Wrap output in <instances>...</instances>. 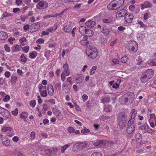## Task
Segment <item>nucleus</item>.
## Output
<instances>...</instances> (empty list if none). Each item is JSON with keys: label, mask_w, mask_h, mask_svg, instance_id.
I'll use <instances>...</instances> for the list:
<instances>
[{"label": "nucleus", "mask_w": 156, "mask_h": 156, "mask_svg": "<svg viewBox=\"0 0 156 156\" xmlns=\"http://www.w3.org/2000/svg\"><path fill=\"white\" fill-rule=\"evenodd\" d=\"M44 42V41L42 38H39L36 41L37 44H42Z\"/></svg>", "instance_id": "e2e57ef3"}, {"label": "nucleus", "mask_w": 156, "mask_h": 156, "mask_svg": "<svg viewBox=\"0 0 156 156\" xmlns=\"http://www.w3.org/2000/svg\"><path fill=\"white\" fill-rule=\"evenodd\" d=\"M127 47L130 52H135L138 49L137 44L135 41H131L128 43Z\"/></svg>", "instance_id": "20e7f679"}, {"label": "nucleus", "mask_w": 156, "mask_h": 156, "mask_svg": "<svg viewBox=\"0 0 156 156\" xmlns=\"http://www.w3.org/2000/svg\"><path fill=\"white\" fill-rule=\"evenodd\" d=\"M23 29L25 32L27 31L29 29V25L28 24L25 25L23 27Z\"/></svg>", "instance_id": "774afa93"}, {"label": "nucleus", "mask_w": 156, "mask_h": 156, "mask_svg": "<svg viewBox=\"0 0 156 156\" xmlns=\"http://www.w3.org/2000/svg\"><path fill=\"white\" fill-rule=\"evenodd\" d=\"M26 41V39L24 37H23L22 38L20 39L19 40V41L20 44L22 45H24V43Z\"/></svg>", "instance_id": "de8ad7c7"}, {"label": "nucleus", "mask_w": 156, "mask_h": 156, "mask_svg": "<svg viewBox=\"0 0 156 156\" xmlns=\"http://www.w3.org/2000/svg\"><path fill=\"white\" fill-rule=\"evenodd\" d=\"M8 37L7 34L5 32H0V39L2 40L6 39Z\"/></svg>", "instance_id": "f3484780"}, {"label": "nucleus", "mask_w": 156, "mask_h": 156, "mask_svg": "<svg viewBox=\"0 0 156 156\" xmlns=\"http://www.w3.org/2000/svg\"><path fill=\"white\" fill-rule=\"evenodd\" d=\"M127 60V58L125 56H123L121 58V61L123 63H125Z\"/></svg>", "instance_id": "13d9d810"}, {"label": "nucleus", "mask_w": 156, "mask_h": 156, "mask_svg": "<svg viewBox=\"0 0 156 156\" xmlns=\"http://www.w3.org/2000/svg\"><path fill=\"white\" fill-rule=\"evenodd\" d=\"M90 132V130L87 129L86 127H84L83 129L81 130V133H89Z\"/></svg>", "instance_id": "603ef678"}, {"label": "nucleus", "mask_w": 156, "mask_h": 156, "mask_svg": "<svg viewBox=\"0 0 156 156\" xmlns=\"http://www.w3.org/2000/svg\"><path fill=\"white\" fill-rule=\"evenodd\" d=\"M30 104L32 107L34 108L36 104V101L34 100H31L30 102Z\"/></svg>", "instance_id": "5fc2aeb1"}, {"label": "nucleus", "mask_w": 156, "mask_h": 156, "mask_svg": "<svg viewBox=\"0 0 156 156\" xmlns=\"http://www.w3.org/2000/svg\"><path fill=\"white\" fill-rule=\"evenodd\" d=\"M149 80L148 77L144 73H143L140 77L141 82L143 83H145L148 81Z\"/></svg>", "instance_id": "a211bd4d"}, {"label": "nucleus", "mask_w": 156, "mask_h": 156, "mask_svg": "<svg viewBox=\"0 0 156 156\" xmlns=\"http://www.w3.org/2000/svg\"><path fill=\"white\" fill-rule=\"evenodd\" d=\"M149 65L152 66H154L156 65V57L155 58L151 61L149 63Z\"/></svg>", "instance_id": "a18cd8bd"}, {"label": "nucleus", "mask_w": 156, "mask_h": 156, "mask_svg": "<svg viewBox=\"0 0 156 156\" xmlns=\"http://www.w3.org/2000/svg\"><path fill=\"white\" fill-rule=\"evenodd\" d=\"M97 69V66H95L92 67L91 69L90 70V75H92L94 74L95 72V70Z\"/></svg>", "instance_id": "4c0bfd02"}, {"label": "nucleus", "mask_w": 156, "mask_h": 156, "mask_svg": "<svg viewBox=\"0 0 156 156\" xmlns=\"http://www.w3.org/2000/svg\"><path fill=\"white\" fill-rule=\"evenodd\" d=\"M104 110L106 112H110L112 110V107L109 105H107L105 106V108H104Z\"/></svg>", "instance_id": "a19ab883"}, {"label": "nucleus", "mask_w": 156, "mask_h": 156, "mask_svg": "<svg viewBox=\"0 0 156 156\" xmlns=\"http://www.w3.org/2000/svg\"><path fill=\"white\" fill-rule=\"evenodd\" d=\"M131 113L132 114L131 115V119L129 121L128 123H133V122L135 119L136 115L137 113V111L135 109H133L131 111Z\"/></svg>", "instance_id": "f8f14e48"}, {"label": "nucleus", "mask_w": 156, "mask_h": 156, "mask_svg": "<svg viewBox=\"0 0 156 156\" xmlns=\"http://www.w3.org/2000/svg\"><path fill=\"white\" fill-rule=\"evenodd\" d=\"M12 50L14 52H17L20 50V46L18 45H16L12 49Z\"/></svg>", "instance_id": "ea45409f"}, {"label": "nucleus", "mask_w": 156, "mask_h": 156, "mask_svg": "<svg viewBox=\"0 0 156 156\" xmlns=\"http://www.w3.org/2000/svg\"><path fill=\"white\" fill-rule=\"evenodd\" d=\"M136 61L138 65L142 64L143 62L142 61V58L140 56H139L136 59Z\"/></svg>", "instance_id": "f704fd0d"}, {"label": "nucleus", "mask_w": 156, "mask_h": 156, "mask_svg": "<svg viewBox=\"0 0 156 156\" xmlns=\"http://www.w3.org/2000/svg\"><path fill=\"white\" fill-rule=\"evenodd\" d=\"M20 60L22 62L24 63H25L27 61V59L23 54H22L21 56Z\"/></svg>", "instance_id": "49530a36"}, {"label": "nucleus", "mask_w": 156, "mask_h": 156, "mask_svg": "<svg viewBox=\"0 0 156 156\" xmlns=\"http://www.w3.org/2000/svg\"><path fill=\"white\" fill-rule=\"evenodd\" d=\"M80 43L84 46L87 45L88 44L87 41L86 39L81 40L80 41Z\"/></svg>", "instance_id": "864d4df0"}, {"label": "nucleus", "mask_w": 156, "mask_h": 156, "mask_svg": "<svg viewBox=\"0 0 156 156\" xmlns=\"http://www.w3.org/2000/svg\"><path fill=\"white\" fill-rule=\"evenodd\" d=\"M27 113L25 112H22V113L20 115V118L23 119H26L27 118Z\"/></svg>", "instance_id": "58836bf2"}, {"label": "nucleus", "mask_w": 156, "mask_h": 156, "mask_svg": "<svg viewBox=\"0 0 156 156\" xmlns=\"http://www.w3.org/2000/svg\"><path fill=\"white\" fill-rule=\"evenodd\" d=\"M80 148L81 149L86 147L87 143L85 142H83L79 144Z\"/></svg>", "instance_id": "8fccbe9b"}, {"label": "nucleus", "mask_w": 156, "mask_h": 156, "mask_svg": "<svg viewBox=\"0 0 156 156\" xmlns=\"http://www.w3.org/2000/svg\"><path fill=\"white\" fill-rule=\"evenodd\" d=\"M98 51L96 48L92 47L91 49L87 50L86 53L90 58L94 59L97 56Z\"/></svg>", "instance_id": "7ed1b4c3"}, {"label": "nucleus", "mask_w": 156, "mask_h": 156, "mask_svg": "<svg viewBox=\"0 0 156 156\" xmlns=\"http://www.w3.org/2000/svg\"><path fill=\"white\" fill-rule=\"evenodd\" d=\"M127 115L125 113H120L118 115V121L127 122Z\"/></svg>", "instance_id": "1a4fd4ad"}, {"label": "nucleus", "mask_w": 156, "mask_h": 156, "mask_svg": "<svg viewBox=\"0 0 156 156\" xmlns=\"http://www.w3.org/2000/svg\"><path fill=\"white\" fill-rule=\"evenodd\" d=\"M125 0H114L107 6L109 9L116 10L119 8L124 4Z\"/></svg>", "instance_id": "f257e3e1"}, {"label": "nucleus", "mask_w": 156, "mask_h": 156, "mask_svg": "<svg viewBox=\"0 0 156 156\" xmlns=\"http://www.w3.org/2000/svg\"><path fill=\"white\" fill-rule=\"evenodd\" d=\"M135 98L133 93L131 92L128 93L124 96V101L127 104H130L133 102Z\"/></svg>", "instance_id": "f03ea898"}, {"label": "nucleus", "mask_w": 156, "mask_h": 156, "mask_svg": "<svg viewBox=\"0 0 156 156\" xmlns=\"http://www.w3.org/2000/svg\"><path fill=\"white\" fill-rule=\"evenodd\" d=\"M11 128L10 127H8L7 126H5L2 128V130L3 131L6 132L7 131H10L11 130Z\"/></svg>", "instance_id": "c03bdc74"}, {"label": "nucleus", "mask_w": 156, "mask_h": 156, "mask_svg": "<svg viewBox=\"0 0 156 156\" xmlns=\"http://www.w3.org/2000/svg\"><path fill=\"white\" fill-rule=\"evenodd\" d=\"M2 144L6 146L10 145V143L9 139L7 137H3L2 139Z\"/></svg>", "instance_id": "dca6fc26"}, {"label": "nucleus", "mask_w": 156, "mask_h": 156, "mask_svg": "<svg viewBox=\"0 0 156 156\" xmlns=\"http://www.w3.org/2000/svg\"><path fill=\"white\" fill-rule=\"evenodd\" d=\"M127 12V11L126 9H121L118 12L117 15L119 17H122L125 16Z\"/></svg>", "instance_id": "ddd939ff"}, {"label": "nucleus", "mask_w": 156, "mask_h": 156, "mask_svg": "<svg viewBox=\"0 0 156 156\" xmlns=\"http://www.w3.org/2000/svg\"><path fill=\"white\" fill-rule=\"evenodd\" d=\"M72 27L69 26H66L64 27L63 28L64 30L67 33L69 32L71 30Z\"/></svg>", "instance_id": "c9c22d12"}, {"label": "nucleus", "mask_w": 156, "mask_h": 156, "mask_svg": "<svg viewBox=\"0 0 156 156\" xmlns=\"http://www.w3.org/2000/svg\"><path fill=\"white\" fill-rule=\"evenodd\" d=\"M56 116L58 118H62V115L60 112L58 111L55 113Z\"/></svg>", "instance_id": "6e6d98bb"}, {"label": "nucleus", "mask_w": 156, "mask_h": 156, "mask_svg": "<svg viewBox=\"0 0 156 156\" xmlns=\"http://www.w3.org/2000/svg\"><path fill=\"white\" fill-rule=\"evenodd\" d=\"M38 88L39 89L40 92H41L43 88V90H46V87L43 86L41 84H39L38 86Z\"/></svg>", "instance_id": "3c124183"}, {"label": "nucleus", "mask_w": 156, "mask_h": 156, "mask_svg": "<svg viewBox=\"0 0 156 156\" xmlns=\"http://www.w3.org/2000/svg\"><path fill=\"white\" fill-rule=\"evenodd\" d=\"M65 74L62 73L61 74V79L62 81H64L66 79Z\"/></svg>", "instance_id": "0e129e2a"}, {"label": "nucleus", "mask_w": 156, "mask_h": 156, "mask_svg": "<svg viewBox=\"0 0 156 156\" xmlns=\"http://www.w3.org/2000/svg\"><path fill=\"white\" fill-rule=\"evenodd\" d=\"M135 130V126L133 123H128V126L127 128L126 132L127 133L130 134L133 133Z\"/></svg>", "instance_id": "6e6552de"}, {"label": "nucleus", "mask_w": 156, "mask_h": 156, "mask_svg": "<svg viewBox=\"0 0 156 156\" xmlns=\"http://www.w3.org/2000/svg\"><path fill=\"white\" fill-rule=\"evenodd\" d=\"M40 92L41 93V95L42 97H45L47 96V93L46 90H44L43 91H41V92Z\"/></svg>", "instance_id": "79ce46f5"}, {"label": "nucleus", "mask_w": 156, "mask_h": 156, "mask_svg": "<svg viewBox=\"0 0 156 156\" xmlns=\"http://www.w3.org/2000/svg\"><path fill=\"white\" fill-rule=\"evenodd\" d=\"M102 32L105 35H108L109 33V31L108 29L105 27L103 28Z\"/></svg>", "instance_id": "2f4dec72"}, {"label": "nucleus", "mask_w": 156, "mask_h": 156, "mask_svg": "<svg viewBox=\"0 0 156 156\" xmlns=\"http://www.w3.org/2000/svg\"><path fill=\"white\" fill-rule=\"evenodd\" d=\"M141 9H144L146 8H150L152 6L151 4L148 2H146L141 4Z\"/></svg>", "instance_id": "2eb2a0df"}, {"label": "nucleus", "mask_w": 156, "mask_h": 156, "mask_svg": "<svg viewBox=\"0 0 156 156\" xmlns=\"http://www.w3.org/2000/svg\"><path fill=\"white\" fill-rule=\"evenodd\" d=\"M37 53L36 51H33L29 53V57L32 59L34 58L37 56Z\"/></svg>", "instance_id": "b1692460"}, {"label": "nucleus", "mask_w": 156, "mask_h": 156, "mask_svg": "<svg viewBox=\"0 0 156 156\" xmlns=\"http://www.w3.org/2000/svg\"><path fill=\"white\" fill-rule=\"evenodd\" d=\"M100 41L102 44H105L107 43V40L105 38L101 37L100 38Z\"/></svg>", "instance_id": "09e8293b"}, {"label": "nucleus", "mask_w": 156, "mask_h": 156, "mask_svg": "<svg viewBox=\"0 0 156 156\" xmlns=\"http://www.w3.org/2000/svg\"><path fill=\"white\" fill-rule=\"evenodd\" d=\"M46 2L45 1H43L39 2L36 5L37 8L39 9H41V8L44 7V4Z\"/></svg>", "instance_id": "412c9836"}, {"label": "nucleus", "mask_w": 156, "mask_h": 156, "mask_svg": "<svg viewBox=\"0 0 156 156\" xmlns=\"http://www.w3.org/2000/svg\"><path fill=\"white\" fill-rule=\"evenodd\" d=\"M29 49V47L28 46H26L23 48V50L25 53L27 52Z\"/></svg>", "instance_id": "bf43d9fd"}, {"label": "nucleus", "mask_w": 156, "mask_h": 156, "mask_svg": "<svg viewBox=\"0 0 156 156\" xmlns=\"http://www.w3.org/2000/svg\"><path fill=\"white\" fill-rule=\"evenodd\" d=\"M134 16L130 13H128L125 16L124 20L128 23H130L132 21Z\"/></svg>", "instance_id": "0eeeda50"}, {"label": "nucleus", "mask_w": 156, "mask_h": 156, "mask_svg": "<svg viewBox=\"0 0 156 156\" xmlns=\"http://www.w3.org/2000/svg\"><path fill=\"white\" fill-rule=\"evenodd\" d=\"M47 89L48 94L50 96H52L54 92V89L53 86L51 84H48L47 86Z\"/></svg>", "instance_id": "4468645a"}, {"label": "nucleus", "mask_w": 156, "mask_h": 156, "mask_svg": "<svg viewBox=\"0 0 156 156\" xmlns=\"http://www.w3.org/2000/svg\"><path fill=\"white\" fill-rule=\"evenodd\" d=\"M12 15L11 13H8L7 12L3 13L1 17V19H3L4 17H7L12 16Z\"/></svg>", "instance_id": "c756f323"}, {"label": "nucleus", "mask_w": 156, "mask_h": 156, "mask_svg": "<svg viewBox=\"0 0 156 156\" xmlns=\"http://www.w3.org/2000/svg\"><path fill=\"white\" fill-rule=\"evenodd\" d=\"M94 34L93 32L91 30L87 29L84 34L86 36L91 37Z\"/></svg>", "instance_id": "5701e85b"}, {"label": "nucleus", "mask_w": 156, "mask_h": 156, "mask_svg": "<svg viewBox=\"0 0 156 156\" xmlns=\"http://www.w3.org/2000/svg\"><path fill=\"white\" fill-rule=\"evenodd\" d=\"M119 122V125L120 128L123 129L125 127L126 122L118 121Z\"/></svg>", "instance_id": "7c9ffc66"}, {"label": "nucleus", "mask_w": 156, "mask_h": 156, "mask_svg": "<svg viewBox=\"0 0 156 156\" xmlns=\"http://www.w3.org/2000/svg\"><path fill=\"white\" fill-rule=\"evenodd\" d=\"M10 99V97L8 95H6L3 99V101L5 102L8 101Z\"/></svg>", "instance_id": "680f3d73"}, {"label": "nucleus", "mask_w": 156, "mask_h": 156, "mask_svg": "<svg viewBox=\"0 0 156 156\" xmlns=\"http://www.w3.org/2000/svg\"><path fill=\"white\" fill-rule=\"evenodd\" d=\"M10 113L6 109H4L1 115L6 118H9L10 116Z\"/></svg>", "instance_id": "aec40b11"}, {"label": "nucleus", "mask_w": 156, "mask_h": 156, "mask_svg": "<svg viewBox=\"0 0 156 156\" xmlns=\"http://www.w3.org/2000/svg\"><path fill=\"white\" fill-rule=\"evenodd\" d=\"M86 25L88 27H92L95 24V22L91 20H89L87 21L86 23Z\"/></svg>", "instance_id": "6ab92c4d"}, {"label": "nucleus", "mask_w": 156, "mask_h": 156, "mask_svg": "<svg viewBox=\"0 0 156 156\" xmlns=\"http://www.w3.org/2000/svg\"><path fill=\"white\" fill-rule=\"evenodd\" d=\"M12 114L13 115L16 116L18 113L17 108L15 109L14 111L12 112Z\"/></svg>", "instance_id": "338daca9"}, {"label": "nucleus", "mask_w": 156, "mask_h": 156, "mask_svg": "<svg viewBox=\"0 0 156 156\" xmlns=\"http://www.w3.org/2000/svg\"><path fill=\"white\" fill-rule=\"evenodd\" d=\"M139 128L140 130L142 131L143 133H151L153 132L152 129L150 128L147 123H145L140 126Z\"/></svg>", "instance_id": "39448f33"}, {"label": "nucleus", "mask_w": 156, "mask_h": 156, "mask_svg": "<svg viewBox=\"0 0 156 156\" xmlns=\"http://www.w3.org/2000/svg\"><path fill=\"white\" fill-rule=\"evenodd\" d=\"M107 142V141H97L94 143V145L97 147H99L101 143H105Z\"/></svg>", "instance_id": "72a5a7b5"}, {"label": "nucleus", "mask_w": 156, "mask_h": 156, "mask_svg": "<svg viewBox=\"0 0 156 156\" xmlns=\"http://www.w3.org/2000/svg\"><path fill=\"white\" fill-rule=\"evenodd\" d=\"M87 29L86 27L81 26L79 27V31L81 34L84 35Z\"/></svg>", "instance_id": "4be33fe9"}, {"label": "nucleus", "mask_w": 156, "mask_h": 156, "mask_svg": "<svg viewBox=\"0 0 156 156\" xmlns=\"http://www.w3.org/2000/svg\"><path fill=\"white\" fill-rule=\"evenodd\" d=\"M63 71L62 73L65 74L66 76H68L70 73V71L69 69V66L67 63H66L63 66Z\"/></svg>", "instance_id": "9b49d317"}, {"label": "nucleus", "mask_w": 156, "mask_h": 156, "mask_svg": "<svg viewBox=\"0 0 156 156\" xmlns=\"http://www.w3.org/2000/svg\"><path fill=\"white\" fill-rule=\"evenodd\" d=\"M70 144H66L62 147L61 148V152L62 153H63L65 152V151L70 146Z\"/></svg>", "instance_id": "393cba45"}, {"label": "nucleus", "mask_w": 156, "mask_h": 156, "mask_svg": "<svg viewBox=\"0 0 156 156\" xmlns=\"http://www.w3.org/2000/svg\"><path fill=\"white\" fill-rule=\"evenodd\" d=\"M83 79V77L82 76L80 75H77L76 78V80L77 82V83H81Z\"/></svg>", "instance_id": "c85d7f7f"}, {"label": "nucleus", "mask_w": 156, "mask_h": 156, "mask_svg": "<svg viewBox=\"0 0 156 156\" xmlns=\"http://www.w3.org/2000/svg\"><path fill=\"white\" fill-rule=\"evenodd\" d=\"M91 156H102V155L100 153L96 152L93 153Z\"/></svg>", "instance_id": "4d7b16f0"}, {"label": "nucleus", "mask_w": 156, "mask_h": 156, "mask_svg": "<svg viewBox=\"0 0 156 156\" xmlns=\"http://www.w3.org/2000/svg\"><path fill=\"white\" fill-rule=\"evenodd\" d=\"M40 24L39 22H37L32 24L30 27V32L31 33H34L37 31L39 28Z\"/></svg>", "instance_id": "423d86ee"}, {"label": "nucleus", "mask_w": 156, "mask_h": 156, "mask_svg": "<svg viewBox=\"0 0 156 156\" xmlns=\"http://www.w3.org/2000/svg\"><path fill=\"white\" fill-rule=\"evenodd\" d=\"M145 74L147 76L149 80L153 76L154 74V70L152 69H149L146 70L144 72Z\"/></svg>", "instance_id": "9d476101"}, {"label": "nucleus", "mask_w": 156, "mask_h": 156, "mask_svg": "<svg viewBox=\"0 0 156 156\" xmlns=\"http://www.w3.org/2000/svg\"><path fill=\"white\" fill-rule=\"evenodd\" d=\"M112 21V18H105L103 20V22L105 23H109Z\"/></svg>", "instance_id": "473e14b6"}, {"label": "nucleus", "mask_w": 156, "mask_h": 156, "mask_svg": "<svg viewBox=\"0 0 156 156\" xmlns=\"http://www.w3.org/2000/svg\"><path fill=\"white\" fill-rule=\"evenodd\" d=\"M17 77L15 76H12L11 77V83L12 85H14L16 83L17 80Z\"/></svg>", "instance_id": "cd10ccee"}, {"label": "nucleus", "mask_w": 156, "mask_h": 156, "mask_svg": "<svg viewBox=\"0 0 156 156\" xmlns=\"http://www.w3.org/2000/svg\"><path fill=\"white\" fill-rule=\"evenodd\" d=\"M5 50L7 52H9L10 51V48L7 44H5L4 46Z\"/></svg>", "instance_id": "69168bd1"}, {"label": "nucleus", "mask_w": 156, "mask_h": 156, "mask_svg": "<svg viewBox=\"0 0 156 156\" xmlns=\"http://www.w3.org/2000/svg\"><path fill=\"white\" fill-rule=\"evenodd\" d=\"M149 116H148V120L154 121L156 119V116L154 113L149 114Z\"/></svg>", "instance_id": "a878e982"}, {"label": "nucleus", "mask_w": 156, "mask_h": 156, "mask_svg": "<svg viewBox=\"0 0 156 156\" xmlns=\"http://www.w3.org/2000/svg\"><path fill=\"white\" fill-rule=\"evenodd\" d=\"M67 130L70 133H74L75 132L74 129L72 127H69L68 129Z\"/></svg>", "instance_id": "052dcab7"}, {"label": "nucleus", "mask_w": 156, "mask_h": 156, "mask_svg": "<svg viewBox=\"0 0 156 156\" xmlns=\"http://www.w3.org/2000/svg\"><path fill=\"white\" fill-rule=\"evenodd\" d=\"M137 22L140 25V27L143 28L144 30L146 29V28L147 27V26L143 23V22L140 20H138Z\"/></svg>", "instance_id": "bb28decb"}, {"label": "nucleus", "mask_w": 156, "mask_h": 156, "mask_svg": "<svg viewBox=\"0 0 156 156\" xmlns=\"http://www.w3.org/2000/svg\"><path fill=\"white\" fill-rule=\"evenodd\" d=\"M73 150L74 151H76L80 150V146L79 144H76L73 145Z\"/></svg>", "instance_id": "e433bc0d"}, {"label": "nucleus", "mask_w": 156, "mask_h": 156, "mask_svg": "<svg viewBox=\"0 0 156 156\" xmlns=\"http://www.w3.org/2000/svg\"><path fill=\"white\" fill-rule=\"evenodd\" d=\"M110 101V98L108 97H105L103 98L102 102L103 103H105L108 102Z\"/></svg>", "instance_id": "37998d69"}]
</instances>
